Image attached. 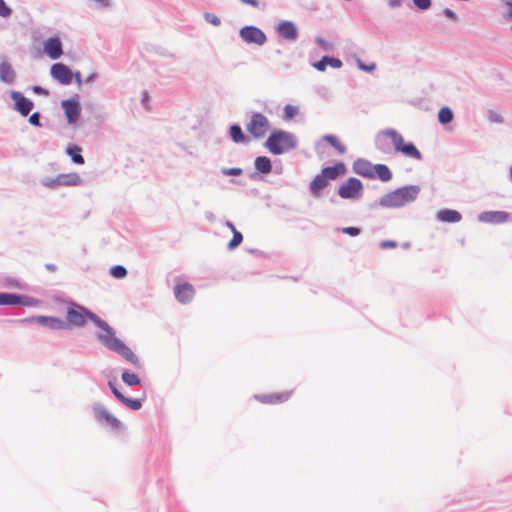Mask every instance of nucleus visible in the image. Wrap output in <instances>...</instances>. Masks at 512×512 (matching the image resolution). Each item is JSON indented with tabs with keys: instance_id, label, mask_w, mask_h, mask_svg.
Listing matches in <instances>:
<instances>
[{
	"instance_id": "obj_1",
	"label": "nucleus",
	"mask_w": 512,
	"mask_h": 512,
	"mask_svg": "<svg viewBox=\"0 0 512 512\" xmlns=\"http://www.w3.org/2000/svg\"><path fill=\"white\" fill-rule=\"evenodd\" d=\"M86 319H89L100 329L96 334V338L102 345H104L108 350L117 353L134 366H140L139 358L121 339L116 336V331L106 321L76 303H72L68 306V326L72 325L82 327L85 325Z\"/></svg>"
},
{
	"instance_id": "obj_2",
	"label": "nucleus",
	"mask_w": 512,
	"mask_h": 512,
	"mask_svg": "<svg viewBox=\"0 0 512 512\" xmlns=\"http://www.w3.org/2000/svg\"><path fill=\"white\" fill-rule=\"evenodd\" d=\"M376 146L384 153L390 152L392 146L395 153H401L408 159L422 160V154L414 143L405 142L403 136L393 128L384 129L377 134Z\"/></svg>"
},
{
	"instance_id": "obj_3",
	"label": "nucleus",
	"mask_w": 512,
	"mask_h": 512,
	"mask_svg": "<svg viewBox=\"0 0 512 512\" xmlns=\"http://www.w3.org/2000/svg\"><path fill=\"white\" fill-rule=\"evenodd\" d=\"M420 191L419 185L403 186L383 195L378 200L377 205L387 209L401 208L414 202Z\"/></svg>"
},
{
	"instance_id": "obj_4",
	"label": "nucleus",
	"mask_w": 512,
	"mask_h": 512,
	"mask_svg": "<svg viewBox=\"0 0 512 512\" xmlns=\"http://www.w3.org/2000/svg\"><path fill=\"white\" fill-rule=\"evenodd\" d=\"M297 136L282 129L273 130L266 139L264 146L273 155H282L298 147Z\"/></svg>"
},
{
	"instance_id": "obj_5",
	"label": "nucleus",
	"mask_w": 512,
	"mask_h": 512,
	"mask_svg": "<svg viewBox=\"0 0 512 512\" xmlns=\"http://www.w3.org/2000/svg\"><path fill=\"white\" fill-rule=\"evenodd\" d=\"M40 184L48 189L55 190L59 187H77L83 184L81 176L76 172L62 173L55 177H43Z\"/></svg>"
},
{
	"instance_id": "obj_6",
	"label": "nucleus",
	"mask_w": 512,
	"mask_h": 512,
	"mask_svg": "<svg viewBox=\"0 0 512 512\" xmlns=\"http://www.w3.org/2000/svg\"><path fill=\"white\" fill-rule=\"evenodd\" d=\"M92 412L95 421L105 427L109 428L112 431H120L122 428V423L119 419H117L112 413L108 411V409L100 402H95L92 405Z\"/></svg>"
},
{
	"instance_id": "obj_7",
	"label": "nucleus",
	"mask_w": 512,
	"mask_h": 512,
	"mask_svg": "<svg viewBox=\"0 0 512 512\" xmlns=\"http://www.w3.org/2000/svg\"><path fill=\"white\" fill-rule=\"evenodd\" d=\"M246 129L253 138L262 139L270 129V121L264 114L254 112L246 124Z\"/></svg>"
},
{
	"instance_id": "obj_8",
	"label": "nucleus",
	"mask_w": 512,
	"mask_h": 512,
	"mask_svg": "<svg viewBox=\"0 0 512 512\" xmlns=\"http://www.w3.org/2000/svg\"><path fill=\"white\" fill-rule=\"evenodd\" d=\"M338 195L342 199L359 200L363 195V184L359 179L350 177L339 186Z\"/></svg>"
},
{
	"instance_id": "obj_9",
	"label": "nucleus",
	"mask_w": 512,
	"mask_h": 512,
	"mask_svg": "<svg viewBox=\"0 0 512 512\" xmlns=\"http://www.w3.org/2000/svg\"><path fill=\"white\" fill-rule=\"evenodd\" d=\"M239 36L248 45L263 46L267 42L266 34L260 28L253 25L242 27L239 30Z\"/></svg>"
},
{
	"instance_id": "obj_10",
	"label": "nucleus",
	"mask_w": 512,
	"mask_h": 512,
	"mask_svg": "<svg viewBox=\"0 0 512 512\" xmlns=\"http://www.w3.org/2000/svg\"><path fill=\"white\" fill-rule=\"evenodd\" d=\"M61 108L65 114L67 123L69 125H75L81 114L79 95L76 94L73 98L62 100Z\"/></svg>"
},
{
	"instance_id": "obj_11",
	"label": "nucleus",
	"mask_w": 512,
	"mask_h": 512,
	"mask_svg": "<svg viewBox=\"0 0 512 512\" xmlns=\"http://www.w3.org/2000/svg\"><path fill=\"white\" fill-rule=\"evenodd\" d=\"M21 323H37L51 330H62L68 328L67 322L54 316H34L19 320Z\"/></svg>"
},
{
	"instance_id": "obj_12",
	"label": "nucleus",
	"mask_w": 512,
	"mask_h": 512,
	"mask_svg": "<svg viewBox=\"0 0 512 512\" xmlns=\"http://www.w3.org/2000/svg\"><path fill=\"white\" fill-rule=\"evenodd\" d=\"M274 29L280 38L288 42H296L299 37V30L297 25L290 20L279 21Z\"/></svg>"
},
{
	"instance_id": "obj_13",
	"label": "nucleus",
	"mask_w": 512,
	"mask_h": 512,
	"mask_svg": "<svg viewBox=\"0 0 512 512\" xmlns=\"http://www.w3.org/2000/svg\"><path fill=\"white\" fill-rule=\"evenodd\" d=\"M10 97L14 101V109L23 117L29 115L34 107V103L29 98H26L19 91H10Z\"/></svg>"
},
{
	"instance_id": "obj_14",
	"label": "nucleus",
	"mask_w": 512,
	"mask_h": 512,
	"mask_svg": "<svg viewBox=\"0 0 512 512\" xmlns=\"http://www.w3.org/2000/svg\"><path fill=\"white\" fill-rule=\"evenodd\" d=\"M50 75L62 85H69L73 80L72 71L63 63L53 64L50 69Z\"/></svg>"
},
{
	"instance_id": "obj_15",
	"label": "nucleus",
	"mask_w": 512,
	"mask_h": 512,
	"mask_svg": "<svg viewBox=\"0 0 512 512\" xmlns=\"http://www.w3.org/2000/svg\"><path fill=\"white\" fill-rule=\"evenodd\" d=\"M477 218L479 222L498 225L510 221L511 214L506 211H484Z\"/></svg>"
},
{
	"instance_id": "obj_16",
	"label": "nucleus",
	"mask_w": 512,
	"mask_h": 512,
	"mask_svg": "<svg viewBox=\"0 0 512 512\" xmlns=\"http://www.w3.org/2000/svg\"><path fill=\"white\" fill-rule=\"evenodd\" d=\"M4 305H23L33 307L38 305V300L25 295L2 292L1 306Z\"/></svg>"
},
{
	"instance_id": "obj_17",
	"label": "nucleus",
	"mask_w": 512,
	"mask_h": 512,
	"mask_svg": "<svg viewBox=\"0 0 512 512\" xmlns=\"http://www.w3.org/2000/svg\"><path fill=\"white\" fill-rule=\"evenodd\" d=\"M17 73L12 63L5 56L0 57V82L6 85L15 84Z\"/></svg>"
},
{
	"instance_id": "obj_18",
	"label": "nucleus",
	"mask_w": 512,
	"mask_h": 512,
	"mask_svg": "<svg viewBox=\"0 0 512 512\" xmlns=\"http://www.w3.org/2000/svg\"><path fill=\"white\" fill-rule=\"evenodd\" d=\"M43 52L52 60H57L63 55L62 42L59 37H49L43 42Z\"/></svg>"
},
{
	"instance_id": "obj_19",
	"label": "nucleus",
	"mask_w": 512,
	"mask_h": 512,
	"mask_svg": "<svg viewBox=\"0 0 512 512\" xmlns=\"http://www.w3.org/2000/svg\"><path fill=\"white\" fill-rule=\"evenodd\" d=\"M194 294L195 290L189 283L178 284L174 288V295L182 304L189 303L193 299Z\"/></svg>"
},
{
	"instance_id": "obj_20",
	"label": "nucleus",
	"mask_w": 512,
	"mask_h": 512,
	"mask_svg": "<svg viewBox=\"0 0 512 512\" xmlns=\"http://www.w3.org/2000/svg\"><path fill=\"white\" fill-rule=\"evenodd\" d=\"M436 218L438 221L444 223H457L461 221L462 216L456 210L442 209L437 212Z\"/></svg>"
},
{
	"instance_id": "obj_21",
	"label": "nucleus",
	"mask_w": 512,
	"mask_h": 512,
	"mask_svg": "<svg viewBox=\"0 0 512 512\" xmlns=\"http://www.w3.org/2000/svg\"><path fill=\"white\" fill-rule=\"evenodd\" d=\"M343 63L340 59L331 57V56H323L321 60L318 62H315L313 64V67L317 69L318 71H325L327 66H331L335 69H340L342 67Z\"/></svg>"
},
{
	"instance_id": "obj_22",
	"label": "nucleus",
	"mask_w": 512,
	"mask_h": 512,
	"mask_svg": "<svg viewBox=\"0 0 512 512\" xmlns=\"http://www.w3.org/2000/svg\"><path fill=\"white\" fill-rule=\"evenodd\" d=\"M290 397V393L283 392V393H273V394H261V395H255V398L266 404H274V403H280L288 400Z\"/></svg>"
},
{
	"instance_id": "obj_23",
	"label": "nucleus",
	"mask_w": 512,
	"mask_h": 512,
	"mask_svg": "<svg viewBox=\"0 0 512 512\" xmlns=\"http://www.w3.org/2000/svg\"><path fill=\"white\" fill-rule=\"evenodd\" d=\"M374 165L364 159H358L354 162L353 169L355 173L364 177H373Z\"/></svg>"
},
{
	"instance_id": "obj_24",
	"label": "nucleus",
	"mask_w": 512,
	"mask_h": 512,
	"mask_svg": "<svg viewBox=\"0 0 512 512\" xmlns=\"http://www.w3.org/2000/svg\"><path fill=\"white\" fill-rule=\"evenodd\" d=\"M346 167L343 163H337L334 166H329L326 168H323L321 173L323 176L329 180H335L338 176L345 174Z\"/></svg>"
},
{
	"instance_id": "obj_25",
	"label": "nucleus",
	"mask_w": 512,
	"mask_h": 512,
	"mask_svg": "<svg viewBox=\"0 0 512 512\" xmlns=\"http://www.w3.org/2000/svg\"><path fill=\"white\" fill-rule=\"evenodd\" d=\"M254 167L261 174H269L272 170V163L267 156H258L254 160Z\"/></svg>"
},
{
	"instance_id": "obj_26",
	"label": "nucleus",
	"mask_w": 512,
	"mask_h": 512,
	"mask_svg": "<svg viewBox=\"0 0 512 512\" xmlns=\"http://www.w3.org/2000/svg\"><path fill=\"white\" fill-rule=\"evenodd\" d=\"M374 176H377L383 182H388L392 179V172L385 164H375L373 168Z\"/></svg>"
},
{
	"instance_id": "obj_27",
	"label": "nucleus",
	"mask_w": 512,
	"mask_h": 512,
	"mask_svg": "<svg viewBox=\"0 0 512 512\" xmlns=\"http://www.w3.org/2000/svg\"><path fill=\"white\" fill-rule=\"evenodd\" d=\"M328 181L322 173L317 174L310 183V190L313 195L318 196L320 191L327 187Z\"/></svg>"
},
{
	"instance_id": "obj_28",
	"label": "nucleus",
	"mask_w": 512,
	"mask_h": 512,
	"mask_svg": "<svg viewBox=\"0 0 512 512\" xmlns=\"http://www.w3.org/2000/svg\"><path fill=\"white\" fill-rule=\"evenodd\" d=\"M229 136L231 140L236 143H246L248 141L247 137L242 131V128L238 124H233L229 128Z\"/></svg>"
},
{
	"instance_id": "obj_29",
	"label": "nucleus",
	"mask_w": 512,
	"mask_h": 512,
	"mask_svg": "<svg viewBox=\"0 0 512 512\" xmlns=\"http://www.w3.org/2000/svg\"><path fill=\"white\" fill-rule=\"evenodd\" d=\"M502 5V20L509 25L512 31V0H500Z\"/></svg>"
},
{
	"instance_id": "obj_30",
	"label": "nucleus",
	"mask_w": 512,
	"mask_h": 512,
	"mask_svg": "<svg viewBox=\"0 0 512 512\" xmlns=\"http://www.w3.org/2000/svg\"><path fill=\"white\" fill-rule=\"evenodd\" d=\"M82 149L77 145H69L66 148V154L71 158L72 162L77 165H83L85 160L81 155Z\"/></svg>"
},
{
	"instance_id": "obj_31",
	"label": "nucleus",
	"mask_w": 512,
	"mask_h": 512,
	"mask_svg": "<svg viewBox=\"0 0 512 512\" xmlns=\"http://www.w3.org/2000/svg\"><path fill=\"white\" fill-rule=\"evenodd\" d=\"M322 139L333 146L340 154H344L346 152L345 145L342 144L335 135L327 134L324 135Z\"/></svg>"
},
{
	"instance_id": "obj_32",
	"label": "nucleus",
	"mask_w": 512,
	"mask_h": 512,
	"mask_svg": "<svg viewBox=\"0 0 512 512\" xmlns=\"http://www.w3.org/2000/svg\"><path fill=\"white\" fill-rule=\"evenodd\" d=\"M454 114L449 107H443L438 112V121L441 124H448L453 120Z\"/></svg>"
},
{
	"instance_id": "obj_33",
	"label": "nucleus",
	"mask_w": 512,
	"mask_h": 512,
	"mask_svg": "<svg viewBox=\"0 0 512 512\" xmlns=\"http://www.w3.org/2000/svg\"><path fill=\"white\" fill-rule=\"evenodd\" d=\"M121 379L128 386L140 384V378L135 373L129 371H124L121 375Z\"/></svg>"
},
{
	"instance_id": "obj_34",
	"label": "nucleus",
	"mask_w": 512,
	"mask_h": 512,
	"mask_svg": "<svg viewBox=\"0 0 512 512\" xmlns=\"http://www.w3.org/2000/svg\"><path fill=\"white\" fill-rule=\"evenodd\" d=\"M299 112L297 106L287 104L283 109V119L288 121L294 118Z\"/></svg>"
},
{
	"instance_id": "obj_35",
	"label": "nucleus",
	"mask_w": 512,
	"mask_h": 512,
	"mask_svg": "<svg viewBox=\"0 0 512 512\" xmlns=\"http://www.w3.org/2000/svg\"><path fill=\"white\" fill-rule=\"evenodd\" d=\"M110 274L116 279H123L127 275V269L122 265H115L110 269Z\"/></svg>"
},
{
	"instance_id": "obj_36",
	"label": "nucleus",
	"mask_w": 512,
	"mask_h": 512,
	"mask_svg": "<svg viewBox=\"0 0 512 512\" xmlns=\"http://www.w3.org/2000/svg\"><path fill=\"white\" fill-rule=\"evenodd\" d=\"M120 402L123 403L128 408H130L131 410H134V411H137V410H139L142 407V402L140 400H138V399H130V398H127L125 396L123 397V399Z\"/></svg>"
},
{
	"instance_id": "obj_37",
	"label": "nucleus",
	"mask_w": 512,
	"mask_h": 512,
	"mask_svg": "<svg viewBox=\"0 0 512 512\" xmlns=\"http://www.w3.org/2000/svg\"><path fill=\"white\" fill-rule=\"evenodd\" d=\"M233 233V238L231 239V241L228 243V250H234L235 248H237L241 242L243 241V236L241 234V232H239L238 230L235 231V232H232Z\"/></svg>"
},
{
	"instance_id": "obj_38",
	"label": "nucleus",
	"mask_w": 512,
	"mask_h": 512,
	"mask_svg": "<svg viewBox=\"0 0 512 512\" xmlns=\"http://www.w3.org/2000/svg\"><path fill=\"white\" fill-rule=\"evenodd\" d=\"M203 18L207 23H209L215 27H218L221 25V19L213 13L205 12L203 14Z\"/></svg>"
},
{
	"instance_id": "obj_39",
	"label": "nucleus",
	"mask_w": 512,
	"mask_h": 512,
	"mask_svg": "<svg viewBox=\"0 0 512 512\" xmlns=\"http://www.w3.org/2000/svg\"><path fill=\"white\" fill-rule=\"evenodd\" d=\"M315 42L324 51H332L334 49V45L332 42L327 41L321 37H317L315 39Z\"/></svg>"
},
{
	"instance_id": "obj_40",
	"label": "nucleus",
	"mask_w": 512,
	"mask_h": 512,
	"mask_svg": "<svg viewBox=\"0 0 512 512\" xmlns=\"http://www.w3.org/2000/svg\"><path fill=\"white\" fill-rule=\"evenodd\" d=\"M414 6L421 11H426L431 7V0H412Z\"/></svg>"
},
{
	"instance_id": "obj_41",
	"label": "nucleus",
	"mask_w": 512,
	"mask_h": 512,
	"mask_svg": "<svg viewBox=\"0 0 512 512\" xmlns=\"http://www.w3.org/2000/svg\"><path fill=\"white\" fill-rule=\"evenodd\" d=\"M356 63L358 68L365 72H373L376 69L375 63L365 64L359 58H356Z\"/></svg>"
},
{
	"instance_id": "obj_42",
	"label": "nucleus",
	"mask_w": 512,
	"mask_h": 512,
	"mask_svg": "<svg viewBox=\"0 0 512 512\" xmlns=\"http://www.w3.org/2000/svg\"><path fill=\"white\" fill-rule=\"evenodd\" d=\"M242 172V169L238 167L221 169V173L226 176H240Z\"/></svg>"
},
{
	"instance_id": "obj_43",
	"label": "nucleus",
	"mask_w": 512,
	"mask_h": 512,
	"mask_svg": "<svg viewBox=\"0 0 512 512\" xmlns=\"http://www.w3.org/2000/svg\"><path fill=\"white\" fill-rule=\"evenodd\" d=\"M12 10L6 5L4 0H0V17L8 18Z\"/></svg>"
},
{
	"instance_id": "obj_44",
	"label": "nucleus",
	"mask_w": 512,
	"mask_h": 512,
	"mask_svg": "<svg viewBox=\"0 0 512 512\" xmlns=\"http://www.w3.org/2000/svg\"><path fill=\"white\" fill-rule=\"evenodd\" d=\"M341 232L352 237L358 236L361 230L357 227H344L341 229Z\"/></svg>"
},
{
	"instance_id": "obj_45",
	"label": "nucleus",
	"mask_w": 512,
	"mask_h": 512,
	"mask_svg": "<svg viewBox=\"0 0 512 512\" xmlns=\"http://www.w3.org/2000/svg\"><path fill=\"white\" fill-rule=\"evenodd\" d=\"M29 123L33 126L41 127L40 114L38 112L31 114L29 117Z\"/></svg>"
},
{
	"instance_id": "obj_46",
	"label": "nucleus",
	"mask_w": 512,
	"mask_h": 512,
	"mask_svg": "<svg viewBox=\"0 0 512 512\" xmlns=\"http://www.w3.org/2000/svg\"><path fill=\"white\" fill-rule=\"evenodd\" d=\"M108 386L111 389V392L114 394V396L121 401L124 397V395L115 387L114 383L112 381L108 382Z\"/></svg>"
},
{
	"instance_id": "obj_47",
	"label": "nucleus",
	"mask_w": 512,
	"mask_h": 512,
	"mask_svg": "<svg viewBox=\"0 0 512 512\" xmlns=\"http://www.w3.org/2000/svg\"><path fill=\"white\" fill-rule=\"evenodd\" d=\"M380 247L382 249L396 248L397 243L395 241H391V240H384V241L380 242Z\"/></svg>"
},
{
	"instance_id": "obj_48",
	"label": "nucleus",
	"mask_w": 512,
	"mask_h": 512,
	"mask_svg": "<svg viewBox=\"0 0 512 512\" xmlns=\"http://www.w3.org/2000/svg\"><path fill=\"white\" fill-rule=\"evenodd\" d=\"M443 13H444V15H445L447 18H449V19H451V20H453V21H456V20H457V15H456V13H455L454 11H452L451 9H449V8H445V9L443 10Z\"/></svg>"
},
{
	"instance_id": "obj_49",
	"label": "nucleus",
	"mask_w": 512,
	"mask_h": 512,
	"mask_svg": "<svg viewBox=\"0 0 512 512\" xmlns=\"http://www.w3.org/2000/svg\"><path fill=\"white\" fill-rule=\"evenodd\" d=\"M403 0H388V5L390 8H399L402 6Z\"/></svg>"
},
{
	"instance_id": "obj_50",
	"label": "nucleus",
	"mask_w": 512,
	"mask_h": 512,
	"mask_svg": "<svg viewBox=\"0 0 512 512\" xmlns=\"http://www.w3.org/2000/svg\"><path fill=\"white\" fill-rule=\"evenodd\" d=\"M32 90L36 93V94H40V95H47L48 94V91L40 86H33L32 87Z\"/></svg>"
},
{
	"instance_id": "obj_51",
	"label": "nucleus",
	"mask_w": 512,
	"mask_h": 512,
	"mask_svg": "<svg viewBox=\"0 0 512 512\" xmlns=\"http://www.w3.org/2000/svg\"><path fill=\"white\" fill-rule=\"evenodd\" d=\"M489 118L492 122H497V123L503 122V118L499 114H496V113H491Z\"/></svg>"
},
{
	"instance_id": "obj_52",
	"label": "nucleus",
	"mask_w": 512,
	"mask_h": 512,
	"mask_svg": "<svg viewBox=\"0 0 512 512\" xmlns=\"http://www.w3.org/2000/svg\"><path fill=\"white\" fill-rule=\"evenodd\" d=\"M98 75L97 73H91L86 79H85V82L87 84H91L93 83L96 79H97Z\"/></svg>"
},
{
	"instance_id": "obj_53",
	"label": "nucleus",
	"mask_w": 512,
	"mask_h": 512,
	"mask_svg": "<svg viewBox=\"0 0 512 512\" xmlns=\"http://www.w3.org/2000/svg\"><path fill=\"white\" fill-rule=\"evenodd\" d=\"M73 77L75 78L78 87H80L82 85V79H81L80 72H76L75 74H73Z\"/></svg>"
},
{
	"instance_id": "obj_54",
	"label": "nucleus",
	"mask_w": 512,
	"mask_h": 512,
	"mask_svg": "<svg viewBox=\"0 0 512 512\" xmlns=\"http://www.w3.org/2000/svg\"><path fill=\"white\" fill-rule=\"evenodd\" d=\"M242 3L249 4L251 6L256 7L258 5L257 0H240Z\"/></svg>"
},
{
	"instance_id": "obj_55",
	"label": "nucleus",
	"mask_w": 512,
	"mask_h": 512,
	"mask_svg": "<svg viewBox=\"0 0 512 512\" xmlns=\"http://www.w3.org/2000/svg\"><path fill=\"white\" fill-rule=\"evenodd\" d=\"M225 225L231 230V232L237 231L234 224L231 221H226Z\"/></svg>"
},
{
	"instance_id": "obj_56",
	"label": "nucleus",
	"mask_w": 512,
	"mask_h": 512,
	"mask_svg": "<svg viewBox=\"0 0 512 512\" xmlns=\"http://www.w3.org/2000/svg\"><path fill=\"white\" fill-rule=\"evenodd\" d=\"M46 268L49 270V271H55L56 270V266L54 264H47L46 265Z\"/></svg>"
},
{
	"instance_id": "obj_57",
	"label": "nucleus",
	"mask_w": 512,
	"mask_h": 512,
	"mask_svg": "<svg viewBox=\"0 0 512 512\" xmlns=\"http://www.w3.org/2000/svg\"><path fill=\"white\" fill-rule=\"evenodd\" d=\"M508 178L509 181L512 183V165L509 167Z\"/></svg>"
}]
</instances>
